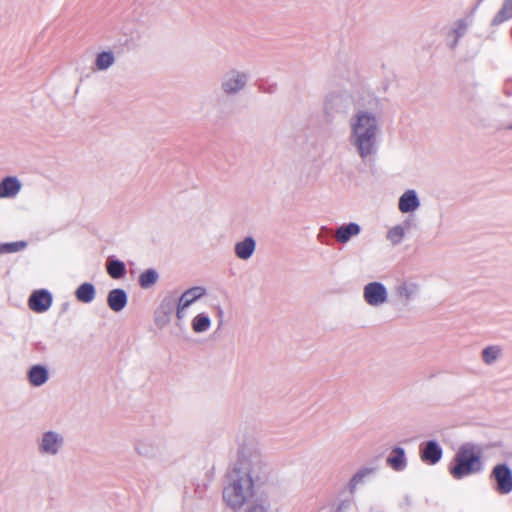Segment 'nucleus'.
<instances>
[{
	"label": "nucleus",
	"instance_id": "obj_5",
	"mask_svg": "<svg viewBox=\"0 0 512 512\" xmlns=\"http://www.w3.org/2000/svg\"><path fill=\"white\" fill-rule=\"evenodd\" d=\"M364 302L371 308H381L389 302L387 287L379 281H372L364 285L362 291Z\"/></svg>",
	"mask_w": 512,
	"mask_h": 512
},
{
	"label": "nucleus",
	"instance_id": "obj_17",
	"mask_svg": "<svg viewBox=\"0 0 512 512\" xmlns=\"http://www.w3.org/2000/svg\"><path fill=\"white\" fill-rule=\"evenodd\" d=\"M22 183L15 176L5 177L0 182V198H13L21 191Z\"/></svg>",
	"mask_w": 512,
	"mask_h": 512
},
{
	"label": "nucleus",
	"instance_id": "obj_31",
	"mask_svg": "<svg viewBox=\"0 0 512 512\" xmlns=\"http://www.w3.org/2000/svg\"><path fill=\"white\" fill-rule=\"evenodd\" d=\"M161 310H163V313H164V317H160L158 315L159 312L156 313V317H155V322L159 325H164L167 323L168 321V315L170 314L171 312V308L170 307H167L165 308L164 305L162 304L161 307H160Z\"/></svg>",
	"mask_w": 512,
	"mask_h": 512
},
{
	"label": "nucleus",
	"instance_id": "obj_12",
	"mask_svg": "<svg viewBox=\"0 0 512 512\" xmlns=\"http://www.w3.org/2000/svg\"><path fill=\"white\" fill-rule=\"evenodd\" d=\"M49 369L46 365L35 364L27 370V380L32 387H42L49 380Z\"/></svg>",
	"mask_w": 512,
	"mask_h": 512
},
{
	"label": "nucleus",
	"instance_id": "obj_6",
	"mask_svg": "<svg viewBox=\"0 0 512 512\" xmlns=\"http://www.w3.org/2000/svg\"><path fill=\"white\" fill-rule=\"evenodd\" d=\"M353 102V96L349 91H334L326 96L324 107L328 113H344L353 105Z\"/></svg>",
	"mask_w": 512,
	"mask_h": 512
},
{
	"label": "nucleus",
	"instance_id": "obj_8",
	"mask_svg": "<svg viewBox=\"0 0 512 512\" xmlns=\"http://www.w3.org/2000/svg\"><path fill=\"white\" fill-rule=\"evenodd\" d=\"M52 294L46 289L35 290L29 297V308L36 313L46 312L52 305Z\"/></svg>",
	"mask_w": 512,
	"mask_h": 512
},
{
	"label": "nucleus",
	"instance_id": "obj_1",
	"mask_svg": "<svg viewBox=\"0 0 512 512\" xmlns=\"http://www.w3.org/2000/svg\"><path fill=\"white\" fill-rule=\"evenodd\" d=\"M221 500L224 507L232 512H246L250 507L269 504L256 496L255 482L251 474L250 461L238 455L225 474Z\"/></svg>",
	"mask_w": 512,
	"mask_h": 512
},
{
	"label": "nucleus",
	"instance_id": "obj_11",
	"mask_svg": "<svg viewBox=\"0 0 512 512\" xmlns=\"http://www.w3.org/2000/svg\"><path fill=\"white\" fill-rule=\"evenodd\" d=\"M190 326L195 334H205L212 327V318L208 311L194 310Z\"/></svg>",
	"mask_w": 512,
	"mask_h": 512
},
{
	"label": "nucleus",
	"instance_id": "obj_7",
	"mask_svg": "<svg viewBox=\"0 0 512 512\" xmlns=\"http://www.w3.org/2000/svg\"><path fill=\"white\" fill-rule=\"evenodd\" d=\"M206 294V289L202 286H194L184 291L178 299L176 305V318L182 321L186 315L187 310L200 300Z\"/></svg>",
	"mask_w": 512,
	"mask_h": 512
},
{
	"label": "nucleus",
	"instance_id": "obj_26",
	"mask_svg": "<svg viewBox=\"0 0 512 512\" xmlns=\"http://www.w3.org/2000/svg\"><path fill=\"white\" fill-rule=\"evenodd\" d=\"M159 279V275L156 270L148 269L145 270L139 276V285L143 289H149L154 286Z\"/></svg>",
	"mask_w": 512,
	"mask_h": 512
},
{
	"label": "nucleus",
	"instance_id": "obj_14",
	"mask_svg": "<svg viewBox=\"0 0 512 512\" xmlns=\"http://www.w3.org/2000/svg\"><path fill=\"white\" fill-rule=\"evenodd\" d=\"M360 233V225L355 222H350L340 225L334 232V238L338 243L346 244L352 238L357 237Z\"/></svg>",
	"mask_w": 512,
	"mask_h": 512
},
{
	"label": "nucleus",
	"instance_id": "obj_9",
	"mask_svg": "<svg viewBox=\"0 0 512 512\" xmlns=\"http://www.w3.org/2000/svg\"><path fill=\"white\" fill-rule=\"evenodd\" d=\"M420 206L421 200L414 189H407L398 199V209L403 214L415 213Z\"/></svg>",
	"mask_w": 512,
	"mask_h": 512
},
{
	"label": "nucleus",
	"instance_id": "obj_30",
	"mask_svg": "<svg viewBox=\"0 0 512 512\" xmlns=\"http://www.w3.org/2000/svg\"><path fill=\"white\" fill-rule=\"evenodd\" d=\"M441 458V450H423L421 459L428 464H435Z\"/></svg>",
	"mask_w": 512,
	"mask_h": 512
},
{
	"label": "nucleus",
	"instance_id": "obj_20",
	"mask_svg": "<svg viewBox=\"0 0 512 512\" xmlns=\"http://www.w3.org/2000/svg\"><path fill=\"white\" fill-rule=\"evenodd\" d=\"M410 227V221L391 226L386 233V239L393 246L399 245L405 238L406 232Z\"/></svg>",
	"mask_w": 512,
	"mask_h": 512
},
{
	"label": "nucleus",
	"instance_id": "obj_18",
	"mask_svg": "<svg viewBox=\"0 0 512 512\" xmlns=\"http://www.w3.org/2000/svg\"><path fill=\"white\" fill-rule=\"evenodd\" d=\"M67 445L63 433L55 430H49L43 433L40 448H58Z\"/></svg>",
	"mask_w": 512,
	"mask_h": 512
},
{
	"label": "nucleus",
	"instance_id": "obj_13",
	"mask_svg": "<svg viewBox=\"0 0 512 512\" xmlns=\"http://www.w3.org/2000/svg\"><path fill=\"white\" fill-rule=\"evenodd\" d=\"M494 476L497 482V490L506 494L512 491V472L505 465H498L494 468Z\"/></svg>",
	"mask_w": 512,
	"mask_h": 512
},
{
	"label": "nucleus",
	"instance_id": "obj_27",
	"mask_svg": "<svg viewBox=\"0 0 512 512\" xmlns=\"http://www.w3.org/2000/svg\"><path fill=\"white\" fill-rule=\"evenodd\" d=\"M512 17V0H505L502 8L492 20L493 25H499Z\"/></svg>",
	"mask_w": 512,
	"mask_h": 512
},
{
	"label": "nucleus",
	"instance_id": "obj_10",
	"mask_svg": "<svg viewBox=\"0 0 512 512\" xmlns=\"http://www.w3.org/2000/svg\"><path fill=\"white\" fill-rule=\"evenodd\" d=\"M469 18H462L455 21L447 33L446 41L450 48H455L460 38H462L470 25Z\"/></svg>",
	"mask_w": 512,
	"mask_h": 512
},
{
	"label": "nucleus",
	"instance_id": "obj_21",
	"mask_svg": "<svg viewBox=\"0 0 512 512\" xmlns=\"http://www.w3.org/2000/svg\"><path fill=\"white\" fill-rule=\"evenodd\" d=\"M419 284L413 281H403L396 286V295L399 299L409 301L419 293Z\"/></svg>",
	"mask_w": 512,
	"mask_h": 512
},
{
	"label": "nucleus",
	"instance_id": "obj_4",
	"mask_svg": "<svg viewBox=\"0 0 512 512\" xmlns=\"http://www.w3.org/2000/svg\"><path fill=\"white\" fill-rule=\"evenodd\" d=\"M482 463L479 453L475 450H461L455 457V465L451 473L456 478H462L469 474L478 472Z\"/></svg>",
	"mask_w": 512,
	"mask_h": 512
},
{
	"label": "nucleus",
	"instance_id": "obj_24",
	"mask_svg": "<svg viewBox=\"0 0 512 512\" xmlns=\"http://www.w3.org/2000/svg\"><path fill=\"white\" fill-rule=\"evenodd\" d=\"M387 464L396 471H401L406 467V458L403 450H392L387 456Z\"/></svg>",
	"mask_w": 512,
	"mask_h": 512
},
{
	"label": "nucleus",
	"instance_id": "obj_22",
	"mask_svg": "<svg viewBox=\"0 0 512 512\" xmlns=\"http://www.w3.org/2000/svg\"><path fill=\"white\" fill-rule=\"evenodd\" d=\"M75 297L79 302L91 303L96 297V289L92 283L85 282L78 286Z\"/></svg>",
	"mask_w": 512,
	"mask_h": 512
},
{
	"label": "nucleus",
	"instance_id": "obj_23",
	"mask_svg": "<svg viewBox=\"0 0 512 512\" xmlns=\"http://www.w3.org/2000/svg\"><path fill=\"white\" fill-rule=\"evenodd\" d=\"M502 356L503 349L498 345L487 346L481 352L482 361L488 366L496 364Z\"/></svg>",
	"mask_w": 512,
	"mask_h": 512
},
{
	"label": "nucleus",
	"instance_id": "obj_25",
	"mask_svg": "<svg viewBox=\"0 0 512 512\" xmlns=\"http://www.w3.org/2000/svg\"><path fill=\"white\" fill-rule=\"evenodd\" d=\"M107 273L113 279L122 278L126 273L125 264L117 259L109 260L106 264Z\"/></svg>",
	"mask_w": 512,
	"mask_h": 512
},
{
	"label": "nucleus",
	"instance_id": "obj_16",
	"mask_svg": "<svg viewBox=\"0 0 512 512\" xmlns=\"http://www.w3.org/2000/svg\"><path fill=\"white\" fill-rule=\"evenodd\" d=\"M128 303V295L124 289L115 288L108 292L107 305L114 312L122 311Z\"/></svg>",
	"mask_w": 512,
	"mask_h": 512
},
{
	"label": "nucleus",
	"instance_id": "obj_19",
	"mask_svg": "<svg viewBox=\"0 0 512 512\" xmlns=\"http://www.w3.org/2000/svg\"><path fill=\"white\" fill-rule=\"evenodd\" d=\"M116 62V56L113 51L105 50L98 52L93 63V70L98 72L107 71Z\"/></svg>",
	"mask_w": 512,
	"mask_h": 512
},
{
	"label": "nucleus",
	"instance_id": "obj_33",
	"mask_svg": "<svg viewBox=\"0 0 512 512\" xmlns=\"http://www.w3.org/2000/svg\"><path fill=\"white\" fill-rule=\"evenodd\" d=\"M509 129H512V125L509 127Z\"/></svg>",
	"mask_w": 512,
	"mask_h": 512
},
{
	"label": "nucleus",
	"instance_id": "obj_29",
	"mask_svg": "<svg viewBox=\"0 0 512 512\" xmlns=\"http://www.w3.org/2000/svg\"><path fill=\"white\" fill-rule=\"evenodd\" d=\"M237 440L238 444L242 446H254L257 445L259 442L257 440V436L251 432L248 431H240L237 434Z\"/></svg>",
	"mask_w": 512,
	"mask_h": 512
},
{
	"label": "nucleus",
	"instance_id": "obj_3",
	"mask_svg": "<svg viewBox=\"0 0 512 512\" xmlns=\"http://www.w3.org/2000/svg\"><path fill=\"white\" fill-rule=\"evenodd\" d=\"M249 73L244 69L231 68L221 77L220 90L228 98L236 97L246 90Z\"/></svg>",
	"mask_w": 512,
	"mask_h": 512
},
{
	"label": "nucleus",
	"instance_id": "obj_32",
	"mask_svg": "<svg viewBox=\"0 0 512 512\" xmlns=\"http://www.w3.org/2000/svg\"><path fill=\"white\" fill-rule=\"evenodd\" d=\"M424 448H439L438 443L435 440H429L426 442Z\"/></svg>",
	"mask_w": 512,
	"mask_h": 512
},
{
	"label": "nucleus",
	"instance_id": "obj_28",
	"mask_svg": "<svg viewBox=\"0 0 512 512\" xmlns=\"http://www.w3.org/2000/svg\"><path fill=\"white\" fill-rule=\"evenodd\" d=\"M27 247V242L16 241L11 243H0V255L16 253L24 250Z\"/></svg>",
	"mask_w": 512,
	"mask_h": 512
},
{
	"label": "nucleus",
	"instance_id": "obj_2",
	"mask_svg": "<svg viewBox=\"0 0 512 512\" xmlns=\"http://www.w3.org/2000/svg\"><path fill=\"white\" fill-rule=\"evenodd\" d=\"M379 99L369 101L370 108H358L348 120V141L358 157L363 160L372 159L378 151L382 134V116L372 110L377 107Z\"/></svg>",
	"mask_w": 512,
	"mask_h": 512
},
{
	"label": "nucleus",
	"instance_id": "obj_15",
	"mask_svg": "<svg viewBox=\"0 0 512 512\" xmlns=\"http://www.w3.org/2000/svg\"><path fill=\"white\" fill-rule=\"evenodd\" d=\"M256 250V240L252 236H247L244 239L237 241L234 245L235 256L242 260H249Z\"/></svg>",
	"mask_w": 512,
	"mask_h": 512
}]
</instances>
